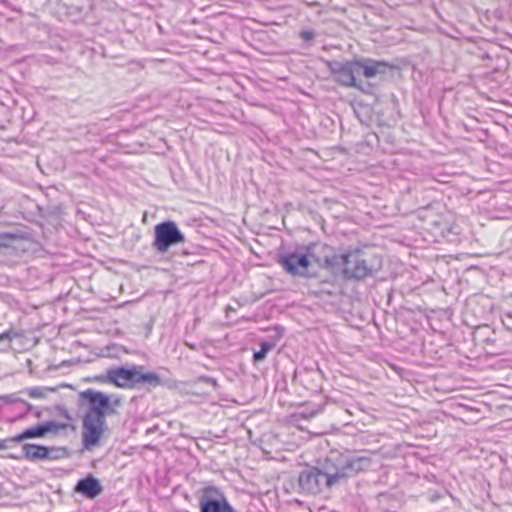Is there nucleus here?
I'll list each match as a JSON object with an SVG mask.
<instances>
[{
    "mask_svg": "<svg viewBox=\"0 0 512 512\" xmlns=\"http://www.w3.org/2000/svg\"><path fill=\"white\" fill-rule=\"evenodd\" d=\"M185 236L173 221H164L155 226L153 246L158 252L165 253L173 245L184 243Z\"/></svg>",
    "mask_w": 512,
    "mask_h": 512,
    "instance_id": "nucleus-4",
    "label": "nucleus"
},
{
    "mask_svg": "<svg viewBox=\"0 0 512 512\" xmlns=\"http://www.w3.org/2000/svg\"><path fill=\"white\" fill-rule=\"evenodd\" d=\"M105 424V419L84 417L82 438L85 449L91 450L99 444L105 429Z\"/></svg>",
    "mask_w": 512,
    "mask_h": 512,
    "instance_id": "nucleus-8",
    "label": "nucleus"
},
{
    "mask_svg": "<svg viewBox=\"0 0 512 512\" xmlns=\"http://www.w3.org/2000/svg\"><path fill=\"white\" fill-rule=\"evenodd\" d=\"M314 415H315V413H314V412H313V413H310V414H308V415L303 414V416H304L305 418L313 417Z\"/></svg>",
    "mask_w": 512,
    "mask_h": 512,
    "instance_id": "nucleus-20",
    "label": "nucleus"
},
{
    "mask_svg": "<svg viewBox=\"0 0 512 512\" xmlns=\"http://www.w3.org/2000/svg\"><path fill=\"white\" fill-rule=\"evenodd\" d=\"M80 398L89 403L86 417L105 419L107 414L116 413L115 409L111 407L110 397L103 392L87 389L80 393Z\"/></svg>",
    "mask_w": 512,
    "mask_h": 512,
    "instance_id": "nucleus-6",
    "label": "nucleus"
},
{
    "mask_svg": "<svg viewBox=\"0 0 512 512\" xmlns=\"http://www.w3.org/2000/svg\"><path fill=\"white\" fill-rule=\"evenodd\" d=\"M130 371L132 372V387L138 384H148L149 386L156 387L161 384V378L155 372H143L140 366H134L130 368Z\"/></svg>",
    "mask_w": 512,
    "mask_h": 512,
    "instance_id": "nucleus-12",
    "label": "nucleus"
},
{
    "mask_svg": "<svg viewBox=\"0 0 512 512\" xmlns=\"http://www.w3.org/2000/svg\"><path fill=\"white\" fill-rule=\"evenodd\" d=\"M24 457L31 461L44 460L51 458L52 449L35 444H25L22 447Z\"/></svg>",
    "mask_w": 512,
    "mask_h": 512,
    "instance_id": "nucleus-15",
    "label": "nucleus"
},
{
    "mask_svg": "<svg viewBox=\"0 0 512 512\" xmlns=\"http://www.w3.org/2000/svg\"><path fill=\"white\" fill-rule=\"evenodd\" d=\"M344 474L323 472L318 469L304 470L299 475L300 488L310 494L320 493L323 487H331L343 479Z\"/></svg>",
    "mask_w": 512,
    "mask_h": 512,
    "instance_id": "nucleus-3",
    "label": "nucleus"
},
{
    "mask_svg": "<svg viewBox=\"0 0 512 512\" xmlns=\"http://www.w3.org/2000/svg\"><path fill=\"white\" fill-rule=\"evenodd\" d=\"M356 63L358 74L362 73L366 78H373L377 75L384 74L388 68L385 62L367 58L356 60Z\"/></svg>",
    "mask_w": 512,
    "mask_h": 512,
    "instance_id": "nucleus-11",
    "label": "nucleus"
},
{
    "mask_svg": "<svg viewBox=\"0 0 512 512\" xmlns=\"http://www.w3.org/2000/svg\"><path fill=\"white\" fill-rule=\"evenodd\" d=\"M63 427V425L57 424L56 422H46L44 424H40L24 430L22 433L13 437V441L20 442L28 438H40L48 432H56Z\"/></svg>",
    "mask_w": 512,
    "mask_h": 512,
    "instance_id": "nucleus-10",
    "label": "nucleus"
},
{
    "mask_svg": "<svg viewBox=\"0 0 512 512\" xmlns=\"http://www.w3.org/2000/svg\"><path fill=\"white\" fill-rule=\"evenodd\" d=\"M10 334H11L10 332H4V333L0 334V341L5 340V339H11Z\"/></svg>",
    "mask_w": 512,
    "mask_h": 512,
    "instance_id": "nucleus-19",
    "label": "nucleus"
},
{
    "mask_svg": "<svg viewBox=\"0 0 512 512\" xmlns=\"http://www.w3.org/2000/svg\"><path fill=\"white\" fill-rule=\"evenodd\" d=\"M302 37L306 40H310L313 38L314 34L311 31H304L302 32Z\"/></svg>",
    "mask_w": 512,
    "mask_h": 512,
    "instance_id": "nucleus-18",
    "label": "nucleus"
},
{
    "mask_svg": "<svg viewBox=\"0 0 512 512\" xmlns=\"http://www.w3.org/2000/svg\"><path fill=\"white\" fill-rule=\"evenodd\" d=\"M132 372L128 368L120 367L107 372V379L120 388H133L131 383Z\"/></svg>",
    "mask_w": 512,
    "mask_h": 512,
    "instance_id": "nucleus-14",
    "label": "nucleus"
},
{
    "mask_svg": "<svg viewBox=\"0 0 512 512\" xmlns=\"http://www.w3.org/2000/svg\"><path fill=\"white\" fill-rule=\"evenodd\" d=\"M75 491L89 499H93L102 492V487L95 477L88 476L77 482Z\"/></svg>",
    "mask_w": 512,
    "mask_h": 512,
    "instance_id": "nucleus-13",
    "label": "nucleus"
},
{
    "mask_svg": "<svg viewBox=\"0 0 512 512\" xmlns=\"http://www.w3.org/2000/svg\"><path fill=\"white\" fill-rule=\"evenodd\" d=\"M371 466L370 458L366 456L351 457L345 459L339 468H336L335 474H344L343 479L346 477L364 471Z\"/></svg>",
    "mask_w": 512,
    "mask_h": 512,
    "instance_id": "nucleus-9",
    "label": "nucleus"
},
{
    "mask_svg": "<svg viewBox=\"0 0 512 512\" xmlns=\"http://www.w3.org/2000/svg\"><path fill=\"white\" fill-rule=\"evenodd\" d=\"M329 70L336 82L345 87H354L359 91L370 94L372 91V85L367 83L363 85L356 79L357 63L355 61H333L328 63Z\"/></svg>",
    "mask_w": 512,
    "mask_h": 512,
    "instance_id": "nucleus-2",
    "label": "nucleus"
},
{
    "mask_svg": "<svg viewBox=\"0 0 512 512\" xmlns=\"http://www.w3.org/2000/svg\"><path fill=\"white\" fill-rule=\"evenodd\" d=\"M2 447H3V445H2V443H0V448H2Z\"/></svg>",
    "mask_w": 512,
    "mask_h": 512,
    "instance_id": "nucleus-21",
    "label": "nucleus"
},
{
    "mask_svg": "<svg viewBox=\"0 0 512 512\" xmlns=\"http://www.w3.org/2000/svg\"><path fill=\"white\" fill-rule=\"evenodd\" d=\"M275 346L274 341H261L260 342V350L255 351L253 355L254 362H260L264 360L268 354Z\"/></svg>",
    "mask_w": 512,
    "mask_h": 512,
    "instance_id": "nucleus-16",
    "label": "nucleus"
},
{
    "mask_svg": "<svg viewBox=\"0 0 512 512\" xmlns=\"http://www.w3.org/2000/svg\"><path fill=\"white\" fill-rule=\"evenodd\" d=\"M199 507L200 512H234L224 492L213 485H207L201 490Z\"/></svg>",
    "mask_w": 512,
    "mask_h": 512,
    "instance_id": "nucleus-5",
    "label": "nucleus"
},
{
    "mask_svg": "<svg viewBox=\"0 0 512 512\" xmlns=\"http://www.w3.org/2000/svg\"><path fill=\"white\" fill-rule=\"evenodd\" d=\"M341 260H345V257L337 258L332 247L313 244L307 248L305 253L294 252L280 256L278 263L293 276H308V270L314 264L319 268L333 270Z\"/></svg>",
    "mask_w": 512,
    "mask_h": 512,
    "instance_id": "nucleus-1",
    "label": "nucleus"
},
{
    "mask_svg": "<svg viewBox=\"0 0 512 512\" xmlns=\"http://www.w3.org/2000/svg\"><path fill=\"white\" fill-rule=\"evenodd\" d=\"M110 401H111V407L121 405V399L119 397H113V398L110 397Z\"/></svg>",
    "mask_w": 512,
    "mask_h": 512,
    "instance_id": "nucleus-17",
    "label": "nucleus"
},
{
    "mask_svg": "<svg viewBox=\"0 0 512 512\" xmlns=\"http://www.w3.org/2000/svg\"><path fill=\"white\" fill-rule=\"evenodd\" d=\"M345 260H341L335 268L342 267L344 273L348 277L362 279L368 276L371 273V269L367 266L365 260L360 259L358 253H345L342 255H337V258H344Z\"/></svg>",
    "mask_w": 512,
    "mask_h": 512,
    "instance_id": "nucleus-7",
    "label": "nucleus"
}]
</instances>
